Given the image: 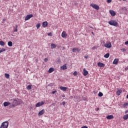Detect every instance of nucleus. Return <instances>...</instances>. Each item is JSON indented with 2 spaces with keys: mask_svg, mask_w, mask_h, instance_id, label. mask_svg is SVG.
<instances>
[{
  "mask_svg": "<svg viewBox=\"0 0 128 128\" xmlns=\"http://www.w3.org/2000/svg\"><path fill=\"white\" fill-rule=\"evenodd\" d=\"M84 58H88V56H84Z\"/></svg>",
  "mask_w": 128,
  "mask_h": 128,
  "instance_id": "obj_46",
  "label": "nucleus"
},
{
  "mask_svg": "<svg viewBox=\"0 0 128 128\" xmlns=\"http://www.w3.org/2000/svg\"><path fill=\"white\" fill-rule=\"evenodd\" d=\"M128 106V102H126V103H125L123 104L124 108H126V106Z\"/></svg>",
  "mask_w": 128,
  "mask_h": 128,
  "instance_id": "obj_34",
  "label": "nucleus"
},
{
  "mask_svg": "<svg viewBox=\"0 0 128 128\" xmlns=\"http://www.w3.org/2000/svg\"><path fill=\"white\" fill-rule=\"evenodd\" d=\"M26 88L28 90H32V85H30V84L28 85Z\"/></svg>",
  "mask_w": 128,
  "mask_h": 128,
  "instance_id": "obj_33",
  "label": "nucleus"
},
{
  "mask_svg": "<svg viewBox=\"0 0 128 128\" xmlns=\"http://www.w3.org/2000/svg\"><path fill=\"white\" fill-rule=\"evenodd\" d=\"M56 92V90H55L54 91L52 92V94H54Z\"/></svg>",
  "mask_w": 128,
  "mask_h": 128,
  "instance_id": "obj_37",
  "label": "nucleus"
},
{
  "mask_svg": "<svg viewBox=\"0 0 128 128\" xmlns=\"http://www.w3.org/2000/svg\"><path fill=\"white\" fill-rule=\"evenodd\" d=\"M118 59L115 58L114 60L113 61L112 64H118Z\"/></svg>",
  "mask_w": 128,
  "mask_h": 128,
  "instance_id": "obj_18",
  "label": "nucleus"
},
{
  "mask_svg": "<svg viewBox=\"0 0 128 128\" xmlns=\"http://www.w3.org/2000/svg\"><path fill=\"white\" fill-rule=\"evenodd\" d=\"M56 48V45L54 44H51V48L52 50H54V48Z\"/></svg>",
  "mask_w": 128,
  "mask_h": 128,
  "instance_id": "obj_22",
  "label": "nucleus"
},
{
  "mask_svg": "<svg viewBox=\"0 0 128 128\" xmlns=\"http://www.w3.org/2000/svg\"><path fill=\"white\" fill-rule=\"evenodd\" d=\"M90 6L93 8H94V10H100V6L94 4H90Z\"/></svg>",
  "mask_w": 128,
  "mask_h": 128,
  "instance_id": "obj_4",
  "label": "nucleus"
},
{
  "mask_svg": "<svg viewBox=\"0 0 128 128\" xmlns=\"http://www.w3.org/2000/svg\"><path fill=\"white\" fill-rule=\"evenodd\" d=\"M125 70H128V67H126Z\"/></svg>",
  "mask_w": 128,
  "mask_h": 128,
  "instance_id": "obj_51",
  "label": "nucleus"
},
{
  "mask_svg": "<svg viewBox=\"0 0 128 128\" xmlns=\"http://www.w3.org/2000/svg\"><path fill=\"white\" fill-rule=\"evenodd\" d=\"M122 9L124 10H128V8H126V7H124L122 8Z\"/></svg>",
  "mask_w": 128,
  "mask_h": 128,
  "instance_id": "obj_38",
  "label": "nucleus"
},
{
  "mask_svg": "<svg viewBox=\"0 0 128 128\" xmlns=\"http://www.w3.org/2000/svg\"><path fill=\"white\" fill-rule=\"evenodd\" d=\"M66 32H63L62 34V38H66Z\"/></svg>",
  "mask_w": 128,
  "mask_h": 128,
  "instance_id": "obj_21",
  "label": "nucleus"
},
{
  "mask_svg": "<svg viewBox=\"0 0 128 128\" xmlns=\"http://www.w3.org/2000/svg\"><path fill=\"white\" fill-rule=\"evenodd\" d=\"M60 90H63L64 92H66V90H68V88L61 86H60Z\"/></svg>",
  "mask_w": 128,
  "mask_h": 128,
  "instance_id": "obj_17",
  "label": "nucleus"
},
{
  "mask_svg": "<svg viewBox=\"0 0 128 128\" xmlns=\"http://www.w3.org/2000/svg\"><path fill=\"white\" fill-rule=\"evenodd\" d=\"M32 16H34V15H32V14L27 15L25 18V20H30V18H32Z\"/></svg>",
  "mask_w": 128,
  "mask_h": 128,
  "instance_id": "obj_7",
  "label": "nucleus"
},
{
  "mask_svg": "<svg viewBox=\"0 0 128 128\" xmlns=\"http://www.w3.org/2000/svg\"><path fill=\"white\" fill-rule=\"evenodd\" d=\"M122 92V90H118L116 92L117 96H120V94Z\"/></svg>",
  "mask_w": 128,
  "mask_h": 128,
  "instance_id": "obj_24",
  "label": "nucleus"
},
{
  "mask_svg": "<svg viewBox=\"0 0 128 128\" xmlns=\"http://www.w3.org/2000/svg\"><path fill=\"white\" fill-rule=\"evenodd\" d=\"M74 76H78V72L76 71H75L74 74H73Z\"/></svg>",
  "mask_w": 128,
  "mask_h": 128,
  "instance_id": "obj_36",
  "label": "nucleus"
},
{
  "mask_svg": "<svg viewBox=\"0 0 128 128\" xmlns=\"http://www.w3.org/2000/svg\"><path fill=\"white\" fill-rule=\"evenodd\" d=\"M104 58H110V53H107L104 55Z\"/></svg>",
  "mask_w": 128,
  "mask_h": 128,
  "instance_id": "obj_25",
  "label": "nucleus"
},
{
  "mask_svg": "<svg viewBox=\"0 0 128 128\" xmlns=\"http://www.w3.org/2000/svg\"><path fill=\"white\" fill-rule=\"evenodd\" d=\"M15 26L16 28L14 30V32H18V25H16Z\"/></svg>",
  "mask_w": 128,
  "mask_h": 128,
  "instance_id": "obj_31",
  "label": "nucleus"
},
{
  "mask_svg": "<svg viewBox=\"0 0 128 128\" xmlns=\"http://www.w3.org/2000/svg\"><path fill=\"white\" fill-rule=\"evenodd\" d=\"M126 98H128V94L126 95Z\"/></svg>",
  "mask_w": 128,
  "mask_h": 128,
  "instance_id": "obj_53",
  "label": "nucleus"
},
{
  "mask_svg": "<svg viewBox=\"0 0 128 128\" xmlns=\"http://www.w3.org/2000/svg\"><path fill=\"white\" fill-rule=\"evenodd\" d=\"M60 68L63 70H66V68H68L66 67V64H64L62 66H61Z\"/></svg>",
  "mask_w": 128,
  "mask_h": 128,
  "instance_id": "obj_16",
  "label": "nucleus"
},
{
  "mask_svg": "<svg viewBox=\"0 0 128 128\" xmlns=\"http://www.w3.org/2000/svg\"><path fill=\"white\" fill-rule=\"evenodd\" d=\"M48 36H52V33H48Z\"/></svg>",
  "mask_w": 128,
  "mask_h": 128,
  "instance_id": "obj_40",
  "label": "nucleus"
},
{
  "mask_svg": "<svg viewBox=\"0 0 128 128\" xmlns=\"http://www.w3.org/2000/svg\"><path fill=\"white\" fill-rule=\"evenodd\" d=\"M6 50L4 48H2V50H0V54H2V52H6Z\"/></svg>",
  "mask_w": 128,
  "mask_h": 128,
  "instance_id": "obj_32",
  "label": "nucleus"
},
{
  "mask_svg": "<svg viewBox=\"0 0 128 128\" xmlns=\"http://www.w3.org/2000/svg\"><path fill=\"white\" fill-rule=\"evenodd\" d=\"M72 52H80V49H78V48H73L72 50Z\"/></svg>",
  "mask_w": 128,
  "mask_h": 128,
  "instance_id": "obj_9",
  "label": "nucleus"
},
{
  "mask_svg": "<svg viewBox=\"0 0 128 128\" xmlns=\"http://www.w3.org/2000/svg\"><path fill=\"white\" fill-rule=\"evenodd\" d=\"M44 104V102H38L36 104V108H38L40 106H42Z\"/></svg>",
  "mask_w": 128,
  "mask_h": 128,
  "instance_id": "obj_5",
  "label": "nucleus"
},
{
  "mask_svg": "<svg viewBox=\"0 0 128 128\" xmlns=\"http://www.w3.org/2000/svg\"><path fill=\"white\" fill-rule=\"evenodd\" d=\"M98 66H100V68H104L105 66L104 64L100 62H99L98 63Z\"/></svg>",
  "mask_w": 128,
  "mask_h": 128,
  "instance_id": "obj_13",
  "label": "nucleus"
},
{
  "mask_svg": "<svg viewBox=\"0 0 128 128\" xmlns=\"http://www.w3.org/2000/svg\"><path fill=\"white\" fill-rule=\"evenodd\" d=\"M123 119L124 120H126L128 119V114H126V115H124L123 116Z\"/></svg>",
  "mask_w": 128,
  "mask_h": 128,
  "instance_id": "obj_23",
  "label": "nucleus"
},
{
  "mask_svg": "<svg viewBox=\"0 0 128 128\" xmlns=\"http://www.w3.org/2000/svg\"><path fill=\"white\" fill-rule=\"evenodd\" d=\"M16 106H18V103L16 102V99L15 98V99L13 100V102H12V104L10 106V107L14 108H16Z\"/></svg>",
  "mask_w": 128,
  "mask_h": 128,
  "instance_id": "obj_3",
  "label": "nucleus"
},
{
  "mask_svg": "<svg viewBox=\"0 0 128 128\" xmlns=\"http://www.w3.org/2000/svg\"><path fill=\"white\" fill-rule=\"evenodd\" d=\"M110 14L112 16H114L116 14V12L112 10H110Z\"/></svg>",
  "mask_w": 128,
  "mask_h": 128,
  "instance_id": "obj_11",
  "label": "nucleus"
},
{
  "mask_svg": "<svg viewBox=\"0 0 128 128\" xmlns=\"http://www.w3.org/2000/svg\"><path fill=\"white\" fill-rule=\"evenodd\" d=\"M3 104L4 106H8L10 104V102H4Z\"/></svg>",
  "mask_w": 128,
  "mask_h": 128,
  "instance_id": "obj_20",
  "label": "nucleus"
},
{
  "mask_svg": "<svg viewBox=\"0 0 128 128\" xmlns=\"http://www.w3.org/2000/svg\"><path fill=\"white\" fill-rule=\"evenodd\" d=\"M6 44L4 42V41H0V46H4Z\"/></svg>",
  "mask_w": 128,
  "mask_h": 128,
  "instance_id": "obj_27",
  "label": "nucleus"
},
{
  "mask_svg": "<svg viewBox=\"0 0 128 128\" xmlns=\"http://www.w3.org/2000/svg\"><path fill=\"white\" fill-rule=\"evenodd\" d=\"M52 72H54V68H50L48 70V72H49V74H52Z\"/></svg>",
  "mask_w": 128,
  "mask_h": 128,
  "instance_id": "obj_19",
  "label": "nucleus"
},
{
  "mask_svg": "<svg viewBox=\"0 0 128 128\" xmlns=\"http://www.w3.org/2000/svg\"><path fill=\"white\" fill-rule=\"evenodd\" d=\"M4 21H6V18H3L2 19V22H4Z\"/></svg>",
  "mask_w": 128,
  "mask_h": 128,
  "instance_id": "obj_49",
  "label": "nucleus"
},
{
  "mask_svg": "<svg viewBox=\"0 0 128 128\" xmlns=\"http://www.w3.org/2000/svg\"><path fill=\"white\" fill-rule=\"evenodd\" d=\"M8 122L6 121L2 124L0 128H8Z\"/></svg>",
  "mask_w": 128,
  "mask_h": 128,
  "instance_id": "obj_2",
  "label": "nucleus"
},
{
  "mask_svg": "<svg viewBox=\"0 0 128 128\" xmlns=\"http://www.w3.org/2000/svg\"><path fill=\"white\" fill-rule=\"evenodd\" d=\"M8 46H12V41H10L8 42Z\"/></svg>",
  "mask_w": 128,
  "mask_h": 128,
  "instance_id": "obj_26",
  "label": "nucleus"
},
{
  "mask_svg": "<svg viewBox=\"0 0 128 128\" xmlns=\"http://www.w3.org/2000/svg\"><path fill=\"white\" fill-rule=\"evenodd\" d=\"M36 28L38 30V28H40V23L37 24L36 25Z\"/></svg>",
  "mask_w": 128,
  "mask_h": 128,
  "instance_id": "obj_29",
  "label": "nucleus"
},
{
  "mask_svg": "<svg viewBox=\"0 0 128 128\" xmlns=\"http://www.w3.org/2000/svg\"><path fill=\"white\" fill-rule=\"evenodd\" d=\"M4 76L6 78H10V74L6 73Z\"/></svg>",
  "mask_w": 128,
  "mask_h": 128,
  "instance_id": "obj_28",
  "label": "nucleus"
},
{
  "mask_svg": "<svg viewBox=\"0 0 128 128\" xmlns=\"http://www.w3.org/2000/svg\"><path fill=\"white\" fill-rule=\"evenodd\" d=\"M90 28H92V26H90Z\"/></svg>",
  "mask_w": 128,
  "mask_h": 128,
  "instance_id": "obj_52",
  "label": "nucleus"
},
{
  "mask_svg": "<svg viewBox=\"0 0 128 128\" xmlns=\"http://www.w3.org/2000/svg\"><path fill=\"white\" fill-rule=\"evenodd\" d=\"M48 58H45L44 59V62H48Z\"/></svg>",
  "mask_w": 128,
  "mask_h": 128,
  "instance_id": "obj_39",
  "label": "nucleus"
},
{
  "mask_svg": "<svg viewBox=\"0 0 128 128\" xmlns=\"http://www.w3.org/2000/svg\"><path fill=\"white\" fill-rule=\"evenodd\" d=\"M45 112L46 111L44 110V109H42L40 112H39L38 114V116H42V114H44Z\"/></svg>",
  "mask_w": 128,
  "mask_h": 128,
  "instance_id": "obj_10",
  "label": "nucleus"
},
{
  "mask_svg": "<svg viewBox=\"0 0 128 128\" xmlns=\"http://www.w3.org/2000/svg\"><path fill=\"white\" fill-rule=\"evenodd\" d=\"M106 118H107V120H112V118H114V116L108 115L106 116Z\"/></svg>",
  "mask_w": 128,
  "mask_h": 128,
  "instance_id": "obj_15",
  "label": "nucleus"
},
{
  "mask_svg": "<svg viewBox=\"0 0 128 128\" xmlns=\"http://www.w3.org/2000/svg\"><path fill=\"white\" fill-rule=\"evenodd\" d=\"M96 112H98V110H100V108H96Z\"/></svg>",
  "mask_w": 128,
  "mask_h": 128,
  "instance_id": "obj_47",
  "label": "nucleus"
},
{
  "mask_svg": "<svg viewBox=\"0 0 128 128\" xmlns=\"http://www.w3.org/2000/svg\"><path fill=\"white\" fill-rule=\"evenodd\" d=\"M16 102H17L18 106H20V104H22V100L20 99H18V98H16Z\"/></svg>",
  "mask_w": 128,
  "mask_h": 128,
  "instance_id": "obj_8",
  "label": "nucleus"
},
{
  "mask_svg": "<svg viewBox=\"0 0 128 128\" xmlns=\"http://www.w3.org/2000/svg\"><path fill=\"white\" fill-rule=\"evenodd\" d=\"M84 100H86V98H84Z\"/></svg>",
  "mask_w": 128,
  "mask_h": 128,
  "instance_id": "obj_50",
  "label": "nucleus"
},
{
  "mask_svg": "<svg viewBox=\"0 0 128 128\" xmlns=\"http://www.w3.org/2000/svg\"><path fill=\"white\" fill-rule=\"evenodd\" d=\"M62 104H63L64 106L66 105V102H62Z\"/></svg>",
  "mask_w": 128,
  "mask_h": 128,
  "instance_id": "obj_43",
  "label": "nucleus"
},
{
  "mask_svg": "<svg viewBox=\"0 0 128 128\" xmlns=\"http://www.w3.org/2000/svg\"><path fill=\"white\" fill-rule=\"evenodd\" d=\"M83 72H84L83 74L84 76H88V70H86V68H84L83 70Z\"/></svg>",
  "mask_w": 128,
  "mask_h": 128,
  "instance_id": "obj_12",
  "label": "nucleus"
},
{
  "mask_svg": "<svg viewBox=\"0 0 128 128\" xmlns=\"http://www.w3.org/2000/svg\"><path fill=\"white\" fill-rule=\"evenodd\" d=\"M124 44H126V45H128V41H126V42H124Z\"/></svg>",
  "mask_w": 128,
  "mask_h": 128,
  "instance_id": "obj_45",
  "label": "nucleus"
},
{
  "mask_svg": "<svg viewBox=\"0 0 128 128\" xmlns=\"http://www.w3.org/2000/svg\"><path fill=\"white\" fill-rule=\"evenodd\" d=\"M108 23L110 26H118V23L114 20H111L109 21Z\"/></svg>",
  "mask_w": 128,
  "mask_h": 128,
  "instance_id": "obj_1",
  "label": "nucleus"
},
{
  "mask_svg": "<svg viewBox=\"0 0 128 128\" xmlns=\"http://www.w3.org/2000/svg\"><path fill=\"white\" fill-rule=\"evenodd\" d=\"M120 50H122L123 52H126V48H121Z\"/></svg>",
  "mask_w": 128,
  "mask_h": 128,
  "instance_id": "obj_35",
  "label": "nucleus"
},
{
  "mask_svg": "<svg viewBox=\"0 0 128 128\" xmlns=\"http://www.w3.org/2000/svg\"><path fill=\"white\" fill-rule=\"evenodd\" d=\"M102 96H104V94H102V92H99V93L98 94V96H100V98H102Z\"/></svg>",
  "mask_w": 128,
  "mask_h": 128,
  "instance_id": "obj_30",
  "label": "nucleus"
},
{
  "mask_svg": "<svg viewBox=\"0 0 128 128\" xmlns=\"http://www.w3.org/2000/svg\"><path fill=\"white\" fill-rule=\"evenodd\" d=\"M42 26H43V28H46V26H48V22L45 21L43 22L42 24Z\"/></svg>",
  "mask_w": 128,
  "mask_h": 128,
  "instance_id": "obj_14",
  "label": "nucleus"
},
{
  "mask_svg": "<svg viewBox=\"0 0 128 128\" xmlns=\"http://www.w3.org/2000/svg\"><path fill=\"white\" fill-rule=\"evenodd\" d=\"M112 2V0H107V2L110 3Z\"/></svg>",
  "mask_w": 128,
  "mask_h": 128,
  "instance_id": "obj_44",
  "label": "nucleus"
},
{
  "mask_svg": "<svg viewBox=\"0 0 128 128\" xmlns=\"http://www.w3.org/2000/svg\"><path fill=\"white\" fill-rule=\"evenodd\" d=\"M104 46L107 48H112V44L110 42L106 43L104 44Z\"/></svg>",
  "mask_w": 128,
  "mask_h": 128,
  "instance_id": "obj_6",
  "label": "nucleus"
},
{
  "mask_svg": "<svg viewBox=\"0 0 128 128\" xmlns=\"http://www.w3.org/2000/svg\"><path fill=\"white\" fill-rule=\"evenodd\" d=\"M127 68H128V67Z\"/></svg>",
  "mask_w": 128,
  "mask_h": 128,
  "instance_id": "obj_54",
  "label": "nucleus"
},
{
  "mask_svg": "<svg viewBox=\"0 0 128 128\" xmlns=\"http://www.w3.org/2000/svg\"><path fill=\"white\" fill-rule=\"evenodd\" d=\"M82 128H88V127L86 126H82Z\"/></svg>",
  "mask_w": 128,
  "mask_h": 128,
  "instance_id": "obj_41",
  "label": "nucleus"
},
{
  "mask_svg": "<svg viewBox=\"0 0 128 128\" xmlns=\"http://www.w3.org/2000/svg\"><path fill=\"white\" fill-rule=\"evenodd\" d=\"M92 34L93 36H94V32H92Z\"/></svg>",
  "mask_w": 128,
  "mask_h": 128,
  "instance_id": "obj_48",
  "label": "nucleus"
},
{
  "mask_svg": "<svg viewBox=\"0 0 128 128\" xmlns=\"http://www.w3.org/2000/svg\"><path fill=\"white\" fill-rule=\"evenodd\" d=\"M58 62L59 64L60 62V58H58Z\"/></svg>",
  "mask_w": 128,
  "mask_h": 128,
  "instance_id": "obj_42",
  "label": "nucleus"
}]
</instances>
